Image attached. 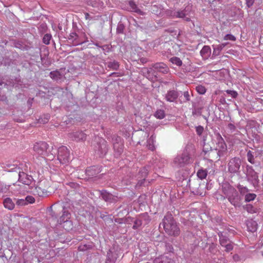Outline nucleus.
Listing matches in <instances>:
<instances>
[{"instance_id":"obj_1","label":"nucleus","mask_w":263,"mask_h":263,"mask_svg":"<svg viewBox=\"0 0 263 263\" xmlns=\"http://www.w3.org/2000/svg\"><path fill=\"white\" fill-rule=\"evenodd\" d=\"M221 191L224 195L222 198L228 199V201L235 207H240L242 201V196L232 185L228 182H223L221 185Z\"/></svg>"},{"instance_id":"obj_2","label":"nucleus","mask_w":263,"mask_h":263,"mask_svg":"<svg viewBox=\"0 0 263 263\" xmlns=\"http://www.w3.org/2000/svg\"><path fill=\"white\" fill-rule=\"evenodd\" d=\"M162 226L166 233L173 236L180 234V229L171 214L167 213L163 218L160 226Z\"/></svg>"},{"instance_id":"obj_3","label":"nucleus","mask_w":263,"mask_h":263,"mask_svg":"<svg viewBox=\"0 0 263 263\" xmlns=\"http://www.w3.org/2000/svg\"><path fill=\"white\" fill-rule=\"evenodd\" d=\"M216 138L217 146L213 151H215V154L217 155L216 158L223 157L227 153V145L220 134L217 133Z\"/></svg>"},{"instance_id":"obj_4","label":"nucleus","mask_w":263,"mask_h":263,"mask_svg":"<svg viewBox=\"0 0 263 263\" xmlns=\"http://www.w3.org/2000/svg\"><path fill=\"white\" fill-rule=\"evenodd\" d=\"M93 149L96 154L99 157H104L108 150L107 142L104 139L98 138L96 144L93 146Z\"/></svg>"},{"instance_id":"obj_5","label":"nucleus","mask_w":263,"mask_h":263,"mask_svg":"<svg viewBox=\"0 0 263 263\" xmlns=\"http://www.w3.org/2000/svg\"><path fill=\"white\" fill-rule=\"evenodd\" d=\"M193 159L187 149L180 156H177L174 160V163L177 167H183L185 165L192 162Z\"/></svg>"},{"instance_id":"obj_6","label":"nucleus","mask_w":263,"mask_h":263,"mask_svg":"<svg viewBox=\"0 0 263 263\" xmlns=\"http://www.w3.org/2000/svg\"><path fill=\"white\" fill-rule=\"evenodd\" d=\"M48 149L49 145L46 142L43 141L36 142L33 146V151L42 157L49 156L50 152Z\"/></svg>"},{"instance_id":"obj_7","label":"nucleus","mask_w":263,"mask_h":263,"mask_svg":"<svg viewBox=\"0 0 263 263\" xmlns=\"http://www.w3.org/2000/svg\"><path fill=\"white\" fill-rule=\"evenodd\" d=\"M58 160L62 164H66L70 161V151L65 146H62L58 150Z\"/></svg>"},{"instance_id":"obj_8","label":"nucleus","mask_w":263,"mask_h":263,"mask_svg":"<svg viewBox=\"0 0 263 263\" xmlns=\"http://www.w3.org/2000/svg\"><path fill=\"white\" fill-rule=\"evenodd\" d=\"M241 160L238 157L231 159L228 163V172L232 174H238L240 172Z\"/></svg>"},{"instance_id":"obj_9","label":"nucleus","mask_w":263,"mask_h":263,"mask_svg":"<svg viewBox=\"0 0 263 263\" xmlns=\"http://www.w3.org/2000/svg\"><path fill=\"white\" fill-rule=\"evenodd\" d=\"M246 177L247 180L254 186H258L259 184L258 174L254 171L252 166L247 165Z\"/></svg>"},{"instance_id":"obj_10","label":"nucleus","mask_w":263,"mask_h":263,"mask_svg":"<svg viewBox=\"0 0 263 263\" xmlns=\"http://www.w3.org/2000/svg\"><path fill=\"white\" fill-rule=\"evenodd\" d=\"M119 257V251L117 247H111L107 252L105 263H115Z\"/></svg>"},{"instance_id":"obj_11","label":"nucleus","mask_w":263,"mask_h":263,"mask_svg":"<svg viewBox=\"0 0 263 263\" xmlns=\"http://www.w3.org/2000/svg\"><path fill=\"white\" fill-rule=\"evenodd\" d=\"M113 148L115 152V156L116 157H119L123 152V143L121 141V138L120 137H117L112 139Z\"/></svg>"},{"instance_id":"obj_12","label":"nucleus","mask_w":263,"mask_h":263,"mask_svg":"<svg viewBox=\"0 0 263 263\" xmlns=\"http://www.w3.org/2000/svg\"><path fill=\"white\" fill-rule=\"evenodd\" d=\"M16 177H18V180L20 182L28 185L31 184L33 180L31 176L21 172V169L16 174Z\"/></svg>"},{"instance_id":"obj_13","label":"nucleus","mask_w":263,"mask_h":263,"mask_svg":"<svg viewBox=\"0 0 263 263\" xmlns=\"http://www.w3.org/2000/svg\"><path fill=\"white\" fill-rule=\"evenodd\" d=\"M148 172V171L147 167H144L140 169L136 176L138 181L137 185L142 186L144 185Z\"/></svg>"},{"instance_id":"obj_14","label":"nucleus","mask_w":263,"mask_h":263,"mask_svg":"<svg viewBox=\"0 0 263 263\" xmlns=\"http://www.w3.org/2000/svg\"><path fill=\"white\" fill-rule=\"evenodd\" d=\"M69 137L76 142H83L86 139V134L82 131H77L69 134Z\"/></svg>"},{"instance_id":"obj_15","label":"nucleus","mask_w":263,"mask_h":263,"mask_svg":"<svg viewBox=\"0 0 263 263\" xmlns=\"http://www.w3.org/2000/svg\"><path fill=\"white\" fill-rule=\"evenodd\" d=\"M101 172V167L99 166H91L87 168L85 170L86 175L88 178L96 177Z\"/></svg>"},{"instance_id":"obj_16","label":"nucleus","mask_w":263,"mask_h":263,"mask_svg":"<svg viewBox=\"0 0 263 263\" xmlns=\"http://www.w3.org/2000/svg\"><path fill=\"white\" fill-rule=\"evenodd\" d=\"M152 66L155 70L164 74L169 72V68L163 62L156 63L153 64Z\"/></svg>"},{"instance_id":"obj_17","label":"nucleus","mask_w":263,"mask_h":263,"mask_svg":"<svg viewBox=\"0 0 263 263\" xmlns=\"http://www.w3.org/2000/svg\"><path fill=\"white\" fill-rule=\"evenodd\" d=\"M187 182V186L190 189L192 192L194 193L198 194V186L200 185L198 181L197 180H194L191 181L190 179H189L186 181Z\"/></svg>"},{"instance_id":"obj_18","label":"nucleus","mask_w":263,"mask_h":263,"mask_svg":"<svg viewBox=\"0 0 263 263\" xmlns=\"http://www.w3.org/2000/svg\"><path fill=\"white\" fill-rule=\"evenodd\" d=\"M154 263H174V260L171 257L165 254L160 255L156 258L153 261Z\"/></svg>"},{"instance_id":"obj_19","label":"nucleus","mask_w":263,"mask_h":263,"mask_svg":"<svg viewBox=\"0 0 263 263\" xmlns=\"http://www.w3.org/2000/svg\"><path fill=\"white\" fill-rule=\"evenodd\" d=\"M1 167L5 171L9 172H15V174L20 170V168L17 166L16 164H12L10 163L1 164Z\"/></svg>"},{"instance_id":"obj_20","label":"nucleus","mask_w":263,"mask_h":263,"mask_svg":"<svg viewBox=\"0 0 263 263\" xmlns=\"http://www.w3.org/2000/svg\"><path fill=\"white\" fill-rule=\"evenodd\" d=\"M185 12L186 10L185 9L177 11H172L170 15L174 18H185V21L189 22L190 21V18L189 17H185V16L186 15Z\"/></svg>"},{"instance_id":"obj_21","label":"nucleus","mask_w":263,"mask_h":263,"mask_svg":"<svg viewBox=\"0 0 263 263\" xmlns=\"http://www.w3.org/2000/svg\"><path fill=\"white\" fill-rule=\"evenodd\" d=\"M128 5L129 6V11L131 12H134L135 13H138V14L144 15H145V12L141 10L140 9H139L137 6V5L135 4V3L132 1L130 0L128 2Z\"/></svg>"},{"instance_id":"obj_22","label":"nucleus","mask_w":263,"mask_h":263,"mask_svg":"<svg viewBox=\"0 0 263 263\" xmlns=\"http://www.w3.org/2000/svg\"><path fill=\"white\" fill-rule=\"evenodd\" d=\"M204 145L202 152L204 153V156L208 159L213 158V155H215V151L212 149L211 147H208L205 143V139H203Z\"/></svg>"},{"instance_id":"obj_23","label":"nucleus","mask_w":263,"mask_h":263,"mask_svg":"<svg viewBox=\"0 0 263 263\" xmlns=\"http://www.w3.org/2000/svg\"><path fill=\"white\" fill-rule=\"evenodd\" d=\"M200 55L204 60H207L211 54V49L209 46H204L200 50Z\"/></svg>"},{"instance_id":"obj_24","label":"nucleus","mask_w":263,"mask_h":263,"mask_svg":"<svg viewBox=\"0 0 263 263\" xmlns=\"http://www.w3.org/2000/svg\"><path fill=\"white\" fill-rule=\"evenodd\" d=\"M218 235L219 238L220 244L222 247L231 241L228 238L226 233L219 232Z\"/></svg>"},{"instance_id":"obj_25","label":"nucleus","mask_w":263,"mask_h":263,"mask_svg":"<svg viewBox=\"0 0 263 263\" xmlns=\"http://www.w3.org/2000/svg\"><path fill=\"white\" fill-rule=\"evenodd\" d=\"M49 76L53 80L55 81H62L64 76L63 73L58 70L51 71Z\"/></svg>"},{"instance_id":"obj_26","label":"nucleus","mask_w":263,"mask_h":263,"mask_svg":"<svg viewBox=\"0 0 263 263\" xmlns=\"http://www.w3.org/2000/svg\"><path fill=\"white\" fill-rule=\"evenodd\" d=\"M68 39L71 41V43L72 44L73 46H77L83 43L78 40V35L76 32L71 33L68 37Z\"/></svg>"},{"instance_id":"obj_27","label":"nucleus","mask_w":263,"mask_h":263,"mask_svg":"<svg viewBox=\"0 0 263 263\" xmlns=\"http://www.w3.org/2000/svg\"><path fill=\"white\" fill-rule=\"evenodd\" d=\"M178 97V92L175 90H170L166 95L165 98L168 102H174Z\"/></svg>"},{"instance_id":"obj_28","label":"nucleus","mask_w":263,"mask_h":263,"mask_svg":"<svg viewBox=\"0 0 263 263\" xmlns=\"http://www.w3.org/2000/svg\"><path fill=\"white\" fill-rule=\"evenodd\" d=\"M247 226L248 230L251 232L256 231L257 229V223L256 221L253 219H250L247 221Z\"/></svg>"},{"instance_id":"obj_29","label":"nucleus","mask_w":263,"mask_h":263,"mask_svg":"<svg viewBox=\"0 0 263 263\" xmlns=\"http://www.w3.org/2000/svg\"><path fill=\"white\" fill-rule=\"evenodd\" d=\"M3 204L5 208L12 210L14 208L15 204L10 198H6L3 201Z\"/></svg>"},{"instance_id":"obj_30","label":"nucleus","mask_w":263,"mask_h":263,"mask_svg":"<svg viewBox=\"0 0 263 263\" xmlns=\"http://www.w3.org/2000/svg\"><path fill=\"white\" fill-rule=\"evenodd\" d=\"M70 213L65 210V209L63 208V214L60 217L58 220V222L59 224H62V222L66 221V219H67L68 220L70 218Z\"/></svg>"},{"instance_id":"obj_31","label":"nucleus","mask_w":263,"mask_h":263,"mask_svg":"<svg viewBox=\"0 0 263 263\" xmlns=\"http://www.w3.org/2000/svg\"><path fill=\"white\" fill-rule=\"evenodd\" d=\"M130 219H132V221L134 222V225L132 227L133 229L137 230L141 226L142 223V219L138 217L136 219L134 218H130Z\"/></svg>"},{"instance_id":"obj_32","label":"nucleus","mask_w":263,"mask_h":263,"mask_svg":"<svg viewBox=\"0 0 263 263\" xmlns=\"http://www.w3.org/2000/svg\"><path fill=\"white\" fill-rule=\"evenodd\" d=\"M225 46V45L222 44H220V45H218L216 46H215V47H214V50H213V54H212V58H213L214 57H215L216 56H217L219 54L220 51H221V50L223 49V48Z\"/></svg>"},{"instance_id":"obj_33","label":"nucleus","mask_w":263,"mask_h":263,"mask_svg":"<svg viewBox=\"0 0 263 263\" xmlns=\"http://www.w3.org/2000/svg\"><path fill=\"white\" fill-rule=\"evenodd\" d=\"M63 228L66 231H69L72 229L73 224L72 222L69 219H66V221L62 222Z\"/></svg>"},{"instance_id":"obj_34","label":"nucleus","mask_w":263,"mask_h":263,"mask_svg":"<svg viewBox=\"0 0 263 263\" xmlns=\"http://www.w3.org/2000/svg\"><path fill=\"white\" fill-rule=\"evenodd\" d=\"M106 64L109 68L114 70H118L120 66L119 62L116 61L108 62Z\"/></svg>"},{"instance_id":"obj_35","label":"nucleus","mask_w":263,"mask_h":263,"mask_svg":"<svg viewBox=\"0 0 263 263\" xmlns=\"http://www.w3.org/2000/svg\"><path fill=\"white\" fill-rule=\"evenodd\" d=\"M100 195L102 199L106 202H108L110 200V198L112 196V194L107 192L106 190L100 191Z\"/></svg>"},{"instance_id":"obj_36","label":"nucleus","mask_w":263,"mask_h":263,"mask_svg":"<svg viewBox=\"0 0 263 263\" xmlns=\"http://www.w3.org/2000/svg\"><path fill=\"white\" fill-rule=\"evenodd\" d=\"M93 248V245L92 243L81 244L78 248L80 251H85L88 250H90Z\"/></svg>"},{"instance_id":"obj_37","label":"nucleus","mask_w":263,"mask_h":263,"mask_svg":"<svg viewBox=\"0 0 263 263\" xmlns=\"http://www.w3.org/2000/svg\"><path fill=\"white\" fill-rule=\"evenodd\" d=\"M169 61L172 64H175L179 67L182 65V62L181 59L177 57H173L170 58Z\"/></svg>"},{"instance_id":"obj_38","label":"nucleus","mask_w":263,"mask_h":263,"mask_svg":"<svg viewBox=\"0 0 263 263\" xmlns=\"http://www.w3.org/2000/svg\"><path fill=\"white\" fill-rule=\"evenodd\" d=\"M138 217L142 219V223L144 221L145 224H148L151 221L149 216L147 213L141 214Z\"/></svg>"},{"instance_id":"obj_39","label":"nucleus","mask_w":263,"mask_h":263,"mask_svg":"<svg viewBox=\"0 0 263 263\" xmlns=\"http://www.w3.org/2000/svg\"><path fill=\"white\" fill-rule=\"evenodd\" d=\"M155 137L154 135L151 136V137L147 140V147L151 151H154L155 149V146L154 144V138Z\"/></svg>"},{"instance_id":"obj_40","label":"nucleus","mask_w":263,"mask_h":263,"mask_svg":"<svg viewBox=\"0 0 263 263\" xmlns=\"http://www.w3.org/2000/svg\"><path fill=\"white\" fill-rule=\"evenodd\" d=\"M246 211L250 213H256L257 212V208L254 207L252 204H248L246 205L245 208Z\"/></svg>"},{"instance_id":"obj_41","label":"nucleus","mask_w":263,"mask_h":263,"mask_svg":"<svg viewBox=\"0 0 263 263\" xmlns=\"http://www.w3.org/2000/svg\"><path fill=\"white\" fill-rule=\"evenodd\" d=\"M124 29H125V26L121 22H119L118 24L117 27V31H116L117 33H118V34L124 33Z\"/></svg>"},{"instance_id":"obj_42","label":"nucleus","mask_w":263,"mask_h":263,"mask_svg":"<svg viewBox=\"0 0 263 263\" xmlns=\"http://www.w3.org/2000/svg\"><path fill=\"white\" fill-rule=\"evenodd\" d=\"M197 176L201 179H203L207 176V171L205 170H199L197 173Z\"/></svg>"},{"instance_id":"obj_43","label":"nucleus","mask_w":263,"mask_h":263,"mask_svg":"<svg viewBox=\"0 0 263 263\" xmlns=\"http://www.w3.org/2000/svg\"><path fill=\"white\" fill-rule=\"evenodd\" d=\"M155 116L157 119H162L165 117V112L163 110L159 109L156 111Z\"/></svg>"},{"instance_id":"obj_44","label":"nucleus","mask_w":263,"mask_h":263,"mask_svg":"<svg viewBox=\"0 0 263 263\" xmlns=\"http://www.w3.org/2000/svg\"><path fill=\"white\" fill-rule=\"evenodd\" d=\"M256 197V194L254 193H248L245 195V199L246 202H250L253 200Z\"/></svg>"},{"instance_id":"obj_45","label":"nucleus","mask_w":263,"mask_h":263,"mask_svg":"<svg viewBox=\"0 0 263 263\" xmlns=\"http://www.w3.org/2000/svg\"><path fill=\"white\" fill-rule=\"evenodd\" d=\"M225 248L224 251L229 252L233 250L234 248V243L233 242L230 241L228 243L226 244L225 245L222 246Z\"/></svg>"},{"instance_id":"obj_46","label":"nucleus","mask_w":263,"mask_h":263,"mask_svg":"<svg viewBox=\"0 0 263 263\" xmlns=\"http://www.w3.org/2000/svg\"><path fill=\"white\" fill-rule=\"evenodd\" d=\"M247 157L248 161L250 163H251L252 164L255 163L254 156L253 155L252 152L251 151H249L248 152L247 154Z\"/></svg>"},{"instance_id":"obj_47","label":"nucleus","mask_w":263,"mask_h":263,"mask_svg":"<svg viewBox=\"0 0 263 263\" xmlns=\"http://www.w3.org/2000/svg\"><path fill=\"white\" fill-rule=\"evenodd\" d=\"M14 200H16V205L17 206H23L27 205V201H25V199H16L14 198Z\"/></svg>"},{"instance_id":"obj_48","label":"nucleus","mask_w":263,"mask_h":263,"mask_svg":"<svg viewBox=\"0 0 263 263\" xmlns=\"http://www.w3.org/2000/svg\"><path fill=\"white\" fill-rule=\"evenodd\" d=\"M51 39V35L50 34H46L44 35L43 38V42L46 44L48 45L50 44V41Z\"/></svg>"},{"instance_id":"obj_49","label":"nucleus","mask_w":263,"mask_h":263,"mask_svg":"<svg viewBox=\"0 0 263 263\" xmlns=\"http://www.w3.org/2000/svg\"><path fill=\"white\" fill-rule=\"evenodd\" d=\"M196 89L197 91L201 95L204 94L206 92V89L205 87L202 85H198L196 86Z\"/></svg>"},{"instance_id":"obj_50","label":"nucleus","mask_w":263,"mask_h":263,"mask_svg":"<svg viewBox=\"0 0 263 263\" xmlns=\"http://www.w3.org/2000/svg\"><path fill=\"white\" fill-rule=\"evenodd\" d=\"M101 48L104 53H106V52L108 53L111 51L112 46L110 45H104L101 46Z\"/></svg>"},{"instance_id":"obj_51","label":"nucleus","mask_w":263,"mask_h":263,"mask_svg":"<svg viewBox=\"0 0 263 263\" xmlns=\"http://www.w3.org/2000/svg\"><path fill=\"white\" fill-rule=\"evenodd\" d=\"M226 93L231 96L232 98H236L238 96V93L235 90H227L226 91Z\"/></svg>"},{"instance_id":"obj_52","label":"nucleus","mask_w":263,"mask_h":263,"mask_svg":"<svg viewBox=\"0 0 263 263\" xmlns=\"http://www.w3.org/2000/svg\"><path fill=\"white\" fill-rule=\"evenodd\" d=\"M165 250L168 252H173L174 248L172 244L168 242L165 243Z\"/></svg>"},{"instance_id":"obj_53","label":"nucleus","mask_w":263,"mask_h":263,"mask_svg":"<svg viewBox=\"0 0 263 263\" xmlns=\"http://www.w3.org/2000/svg\"><path fill=\"white\" fill-rule=\"evenodd\" d=\"M37 190V192L38 193V195L40 197H44V196H47L48 195V193L46 191L45 192L42 191L40 187H39L38 189L36 188Z\"/></svg>"},{"instance_id":"obj_54","label":"nucleus","mask_w":263,"mask_h":263,"mask_svg":"<svg viewBox=\"0 0 263 263\" xmlns=\"http://www.w3.org/2000/svg\"><path fill=\"white\" fill-rule=\"evenodd\" d=\"M25 199V201H27V204L28 203H33L35 201L34 198L31 196H27Z\"/></svg>"},{"instance_id":"obj_55","label":"nucleus","mask_w":263,"mask_h":263,"mask_svg":"<svg viewBox=\"0 0 263 263\" xmlns=\"http://www.w3.org/2000/svg\"><path fill=\"white\" fill-rule=\"evenodd\" d=\"M224 39L225 40H230L234 41L236 40V37L233 35H232L231 34H227L224 36Z\"/></svg>"},{"instance_id":"obj_56","label":"nucleus","mask_w":263,"mask_h":263,"mask_svg":"<svg viewBox=\"0 0 263 263\" xmlns=\"http://www.w3.org/2000/svg\"><path fill=\"white\" fill-rule=\"evenodd\" d=\"M203 127L202 126H198L196 127V132L198 136H201L203 132Z\"/></svg>"},{"instance_id":"obj_57","label":"nucleus","mask_w":263,"mask_h":263,"mask_svg":"<svg viewBox=\"0 0 263 263\" xmlns=\"http://www.w3.org/2000/svg\"><path fill=\"white\" fill-rule=\"evenodd\" d=\"M70 187L74 189V190H78L80 187L79 184L75 182H69L67 184Z\"/></svg>"},{"instance_id":"obj_58","label":"nucleus","mask_w":263,"mask_h":263,"mask_svg":"<svg viewBox=\"0 0 263 263\" xmlns=\"http://www.w3.org/2000/svg\"><path fill=\"white\" fill-rule=\"evenodd\" d=\"M228 128L232 133L234 132L236 129V126L232 123H229L228 124Z\"/></svg>"},{"instance_id":"obj_59","label":"nucleus","mask_w":263,"mask_h":263,"mask_svg":"<svg viewBox=\"0 0 263 263\" xmlns=\"http://www.w3.org/2000/svg\"><path fill=\"white\" fill-rule=\"evenodd\" d=\"M118 199L119 198H118V197L112 195V196L110 198V200H109L108 202L110 203H115L118 201Z\"/></svg>"},{"instance_id":"obj_60","label":"nucleus","mask_w":263,"mask_h":263,"mask_svg":"<svg viewBox=\"0 0 263 263\" xmlns=\"http://www.w3.org/2000/svg\"><path fill=\"white\" fill-rule=\"evenodd\" d=\"M246 1L247 6L248 8H250L251 6H252L254 3V0H246Z\"/></svg>"},{"instance_id":"obj_61","label":"nucleus","mask_w":263,"mask_h":263,"mask_svg":"<svg viewBox=\"0 0 263 263\" xmlns=\"http://www.w3.org/2000/svg\"><path fill=\"white\" fill-rule=\"evenodd\" d=\"M184 98L185 99V101H188L190 100V95L188 91H184L183 93Z\"/></svg>"},{"instance_id":"obj_62","label":"nucleus","mask_w":263,"mask_h":263,"mask_svg":"<svg viewBox=\"0 0 263 263\" xmlns=\"http://www.w3.org/2000/svg\"><path fill=\"white\" fill-rule=\"evenodd\" d=\"M139 61L142 64H145L148 62V60L146 58H141L139 59Z\"/></svg>"},{"instance_id":"obj_63","label":"nucleus","mask_w":263,"mask_h":263,"mask_svg":"<svg viewBox=\"0 0 263 263\" xmlns=\"http://www.w3.org/2000/svg\"><path fill=\"white\" fill-rule=\"evenodd\" d=\"M15 46L16 48H20L22 49H23L22 48L23 46L21 45V43H20V42L16 43L15 44Z\"/></svg>"},{"instance_id":"obj_64","label":"nucleus","mask_w":263,"mask_h":263,"mask_svg":"<svg viewBox=\"0 0 263 263\" xmlns=\"http://www.w3.org/2000/svg\"><path fill=\"white\" fill-rule=\"evenodd\" d=\"M220 102L222 104H224L226 103L225 99L224 98L220 99Z\"/></svg>"}]
</instances>
